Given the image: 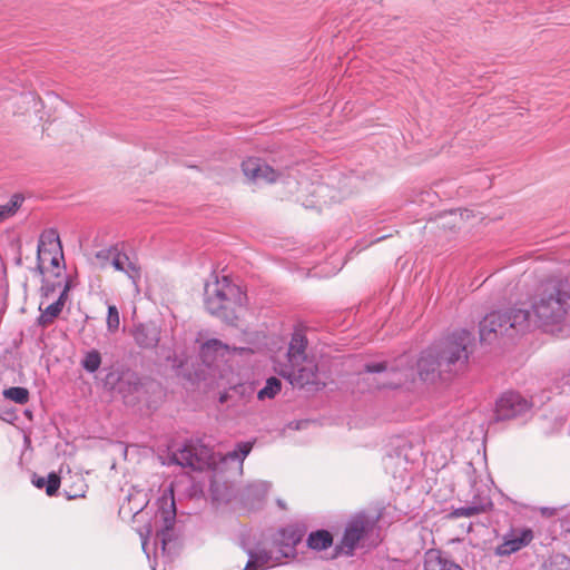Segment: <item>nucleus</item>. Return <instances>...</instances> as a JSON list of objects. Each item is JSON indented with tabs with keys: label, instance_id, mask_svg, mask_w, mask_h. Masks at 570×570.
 Wrapping results in <instances>:
<instances>
[{
	"label": "nucleus",
	"instance_id": "nucleus-1",
	"mask_svg": "<svg viewBox=\"0 0 570 570\" xmlns=\"http://www.w3.org/2000/svg\"><path fill=\"white\" fill-rule=\"evenodd\" d=\"M531 309L532 314L522 307L493 311L484 321H530L532 315L540 321H562L570 313V281L548 283L533 298Z\"/></svg>",
	"mask_w": 570,
	"mask_h": 570
},
{
	"label": "nucleus",
	"instance_id": "nucleus-2",
	"mask_svg": "<svg viewBox=\"0 0 570 570\" xmlns=\"http://www.w3.org/2000/svg\"><path fill=\"white\" fill-rule=\"evenodd\" d=\"M204 304L207 312L218 318L230 321L239 318L246 307L247 295L242 287L228 277L215 276L214 282L205 284Z\"/></svg>",
	"mask_w": 570,
	"mask_h": 570
},
{
	"label": "nucleus",
	"instance_id": "nucleus-3",
	"mask_svg": "<svg viewBox=\"0 0 570 570\" xmlns=\"http://www.w3.org/2000/svg\"><path fill=\"white\" fill-rule=\"evenodd\" d=\"M474 342V335L466 330L453 332L438 342L435 346L444 371L451 373L465 368L473 353Z\"/></svg>",
	"mask_w": 570,
	"mask_h": 570
},
{
	"label": "nucleus",
	"instance_id": "nucleus-4",
	"mask_svg": "<svg viewBox=\"0 0 570 570\" xmlns=\"http://www.w3.org/2000/svg\"><path fill=\"white\" fill-rule=\"evenodd\" d=\"M278 373L296 387L325 385V382L320 375L317 362L309 356L288 362V364L283 366Z\"/></svg>",
	"mask_w": 570,
	"mask_h": 570
},
{
	"label": "nucleus",
	"instance_id": "nucleus-5",
	"mask_svg": "<svg viewBox=\"0 0 570 570\" xmlns=\"http://www.w3.org/2000/svg\"><path fill=\"white\" fill-rule=\"evenodd\" d=\"M376 520L365 513H358L351 518L345 527L341 541L335 547V557L353 556L358 543L373 531Z\"/></svg>",
	"mask_w": 570,
	"mask_h": 570
},
{
	"label": "nucleus",
	"instance_id": "nucleus-6",
	"mask_svg": "<svg viewBox=\"0 0 570 570\" xmlns=\"http://www.w3.org/2000/svg\"><path fill=\"white\" fill-rule=\"evenodd\" d=\"M533 403L517 391H505L495 401L494 420H515L532 409Z\"/></svg>",
	"mask_w": 570,
	"mask_h": 570
},
{
	"label": "nucleus",
	"instance_id": "nucleus-7",
	"mask_svg": "<svg viewBox=\"0 0 570 570\" xmlns=\"http://www.w3.org/2000/svg\"><path fill=\"white\" fill-rule=\"evenodd\" d=\"M173 460L181 466L199 471L215 464L210 449L204 444H187L174 454Z\"/></svg>",
	"mask_w": 570,
	"mask_h": 570
},
{
	"label": "nucleus",
	"instance_id": "nucleus-8",
	"mask_svg": "<svg viewBox=\"0 0 570 570\" xmlns=\"http://www.w3.org/2000/svg\"><path fill=\"white\" fill-rule=\"evenodd\" d=\"M158 505L157 518H160L163 522V529L158 532V535L161 537L163 548L165 549L167 540L169 539L168 532L174 528L176 521V505L173 489L165 492L159 498Z\"/></svg>",
	"mask_w": 570,
	"mask_h": 570
},
{
	"label": "nucleus",
	"instance_id": "nucleus-9",
	"mask_svg": "<svg viewBox=\"0 0 570 570\" xmlns=\"http://www.w3.org/2000/svg\"><path fill=\"white\" fill-rule=\"evenodd\" d=\"M244 175L254 183H275L279 173L259 158H247L242 163Z\"/></svg>",
	"mask_w": 570,
	"mask_h": 570
},
{
	"label": "nucleus",
	"instance_id": "nucleus-10",
	"mask_svg": "<svg viewBox=\"0 0 570 570\" xmlns=\"http://www.w3.org/2000/svg\"><path fill=\"white\" fill-rule=\"evenodd\" d=\"M112 258L110 264L116 271L125 273L130 279H132L134 284H137L141 276L140 266L130 261L128 255L121 252L117 246L114 248Z\"/></svg>",
	"mask_w": 570,
	"mask_h": 570
},
{
	"label": "nucleus",
	"instance_id": "nucleus-11",
	"mask_svg": "<svg viewBox=\"0 0 570 570\" xmlns=\"http://www.w3.org/2000/svg\"><path fill=\"white\" fill-rule=\"evenodd\" d=\"M533 539L530 529L522 530L519 534L505 535L503 542L497 547L495 554L509 556L528 546Z\"/></svg>",
	"mask_w": 570,
	"mask_h": 570
},
{
	"label": "nucleus",
	"instance_id": "nucleus-12",
	"mask_svg": "<svg viewBox=\"0 0 570 570\" xmlns=\"http://www.w3.org/2000/svg\"><path fill=\"white\" fill-rule=\"evenodd\" d=\"M417 370L422 377L436 372L446 373L441 366V357L435 345L422 352L417 361Z\"/></svg>",
	"mask_w": 570,
	"mask_h": 570
},
{
	"label": "nucleus",
	"instance_id": "nucleus-13",
	"mask_svg": "<svg viewBox=\"0 0 570 570\" xmlns=\"http://www.w3.org/2000/svg\"><path fill=\"white\" fill-rule=\"evenodd\" d=\"M424 570H462L453 561L444 558L440 551L431 549L425 552Z\"/></svg>",
	"mask_w": 570,
	"mask_h": 570
},
{
	"label": "nucleus",
	"instance_id": "nucleus-14",
	"mask_svg": "<svg viewBox=\"0 0 570 570\" xmlns=\"http://www.w3.org/2000/svg\"><path fill=\"white\" fill-rule=\"evenodd\" d=\"M134 336L140 346L151 347L158 342V330L155 323H139L135 326Z\"/></svg>",
	"mask_w": 570,
	"mask_h": 570
},
{
	"label": "nucleus",
	"instance_id": "nucleus-15",
	"mask_svg": "<svg viewBox=\"0 0 570 570\" xmlns=\"http://www.w3.org/2000/svg\"><path fill=\"white\" fill-rule=\"evenodd\" d=\"M307 347V338L302 330H296L291 338L288 351H287V361H296L302 360L307 356L305 354V350Z\"/></svg>",
	"mask_w": 570,
	"mask_h": 570
},
{
	"label": "nucleus",
	"instance_id": "nucleus-16",
	"mask_svg": "<svg viewBox=\"0 0 570 570\" xmlns=\"http://www.w3.org/2000/svg\"><path fill=\"white\" fill-rule=\"evenodd\" d=\"M47 252L50 254L59 252L61 257L63 256L60 238L55 229H47L40 235L38 253Z\"/></svg>",
	"mask_w": 570,
	"mask_h": 570
},
{
	"label": "nucleus",
	"instance_id": "nucleus-17",
	"mask_svg": "<svg viewBox=\"0 0 570 570\" xmlns=\"http://www.w3.org/2000/svg\"><path fill=\"white\" fill-rule=\"evenodd\" d=\"M227 347L217 340H210L203 344L200 350V356L203 361L212 365L217 362L219 357H224Z\"/></svg>",
	"mask_w": 570,
	"mask_h": 570
},
{
	"label": "nucleus",
	"instance_id": "nucleus-18",
	"mask_svg": "<svg viewBox=\"0 0 570 570\" xmlns=\"http://www.w3.org/2000/svg\"><path fill=\"white\" fill-rule=\"evenodd\" d=\"M480 341L482 343L492 344L498 340V332L503 327L508 330L505 326L507 323H480ZM514 328V323H510L509 330Z\"/></svg>",
	"mask_w": 570,
	"mask_h": 570
},
{
	"label": "nucleus",
	"instance_id": "nucleus-19",
	"mask_svg": "<svg viewBox=\"0 0 570 570\" xmlns=\"http://www.w3.org/2000/svg\"><path fill=\"white\" fill-rule=\"evenodd\" d=\"M306 543L312 550L322 551L333 544V535L327 530L313 531L308 534Z\"/></svg>",
	"mask_w": 570,
	"mask_h": 570
},
{
	"label": "nucleus",
	"instance_id": "nucleus-20",
	"mask_svg": "<svg viewBox=\"0 0 570 570\" xmlns=\"http://www.w3.org/2000/svg\"><path fill=\"white\" fill-rule=\"evenodd\" d=\"M271 556L266 550L249 551V560L244 570H262L269 567Z\"/></svg>",
	"mask_w": 570,
	"mask_h": 570
},
{
	"label": "nucleus",
	"instance_id": "nucleus-21",
	"mask_svg": "<svg viewBox=\"0 0 570 570\" xmlns=\"http://www.w3.org/2000/svg\"><path fill=\"white\" fill-rule=\"evenodd\" d=\"M68 298V286L65 287V289L60 293V296L58 299L50 305H48L45 309L42 315L38 318V321H45V317L48 316L50 318L58 317L66 304V301Z\"/></svg>",
	"mask_w": 570,
	"mask_h": 570
},
{
	"label": "nucleus",
	"instance_id": "nucleus-22",
	"mask_svg": "<svg viewBox=\"0 0 570 570\" xmlns=\"http://www.w3.org/2000/svg\"><path fill=\"white\" fill-rule=\"evenodd\" d=\"M282 390V382L279 379L272 376L266 380L265 386L257 393L259 401L274 399Z\"/></svg>",
	"mask_w": 570,
	"mask_h": 570
},
{
	"label": "nucleus",
	"instance_id": "nucleus-23",
	"mask_svg": "<svg viewBox=\"0 0 570 570\" xmlns=\"http://www.w3.org/2000/svg\"><path fill=\"white\" fill-rule=\"evenodd\" d=\"M87 490L88 485L86 484L85 480L77 475L73 484L68 485L65 489V495L68 500L81 499L86 497Z\"/></svg>",
	"mask_w": 570,
	"mask_h": 570
},
{
	"label": "nucleus",
	"instance_id": "nucleus-24",
	"mask_svg": "<svg viewBox=\"0 0 570 570\" xmlns=\"http://www.w3.org/2000/svg\"><path fill=\"white\" fill-rule=\"evenodd\" d=\"M22 195L14 194L7 204L0 205V222L13 216L22 205Z\"/></svg>",
	"mask_w": 570,
	"mask_h": 570
},
{
	"label": "nucleus",
	"instance_id": "nucleus-25",
	"mask_svg": "<svg viewBox=\"0 0 570 570\" xmlns=\"http://www.w3.org/2000/svg\"><path fill=\"white\" fill-rule=\"evenodd\" d=\"M3 395L18 404H26L29 401V391L26 387H10L4 390Z\"/></svg>",
	"mask_w": 570,
	"mask_h": 570
},
{
	"label": "nucleus",
	"instance_id": "nucleus-26",
	"mask_svg": "<svg viewBox=\"0 0 570 570\" xmlns=\"http://www.w3.org/2000/svg\"><path fill=\"white\" fill-rule=\"evenodd\" d=\"M100 364H101V355L96 350L88 352L85 355L83 360L81 361L82 367L90 373L96 372L99 368Z\"/></svg>",
	"mask_w": 570,
	"mask_h": 570
},
{
	"label": "nucleus",
	"instance_id": "nucleus-27",
	"mask_svg": "<svg viewBox=\"0 0 570 570\" xmlns=\"http://www.w3.org/2000/svg\"><path fill=\"white\" fill-rule=\"evenodd\" d=\"M252 448L253 444L250 442H242L237 445L236 450L226 455V459L243 461L249 454Z\"/></svg>",
	"mask_w": 570,
	"mask_h": 570
},
{
	"label": "nucleus",
	"instance_id": "nucleus-28",
	"mask_svg": "<svg viewBox=\"0 0 570 570\" xmlns=\"http://www.w3.org/2000/svg\"><path fill=\"white\" fill-rule=\"evenodd\" d=\"M114 248H115V246H111L109 248H105V249H101L96 253V255H95V259L97 261L96 264L100 268H105L108 266V264H110V261L114 256L112 255Z\"/></svg>",
	"mask_w": 570,
	"mask_h": 570
},
{
	"label": "nucleus",
	"instance_id": "nucleus-29",
	"mask_svg": "<svg viewBox=\"0 0 570 570\" xmlns=\"http://www.w3.org/2000/svg\"><path fill=\"white\" fill-rule=\"evenodd\" d=\"M60 483H61L60 476L55 472L50 473L46 481L47 495L53 497L55 494H57V492L60 488Z\"/></svg>",
	"mask_w": 570,
	"mask_h": 570
},
{
	"label": "nucleus",
	"instance_id": "nucleus-30",
	"mask_svg": "<svg viewBox=\"0 0 570 570\" xmlns=\"http://www.w3.org/2000/svg\"><path fill=\"white\" fill-rule=\"evenodd\" d=\"M185 363H186V358L183 356L181 357H178V356L171 357L170 354L166 355V367H169L173 371L183 372Z\"/></svg>",
	"mask_w": 570,
	"mask_h": 570
},
{
	"label": "nucleus",
	"instance_id": "nucleus-31",
	"mask_svg": "<svg viewBox=\"0 0 570 570\" xmlns=\"http://www.w3.org/2000/svg\"><path fill=\"white\" fill-rule=\"evenodd\" d=\"M479 512H480V510L475 507H466V508H459V509L454 510L453 515L470 518V517L478 514Z\"/></svg>",
	"mask_w": 570,
	"mask_h": 570
},
{
	"label": "nucleus",
	"instance_id": "nucleus-32",
	"mask_svg": "<svg viewBox=\"0 0 570 570\" xmlns=\"http://www.w3.org/2000/svg\"><path fill=\"white\" fill-rule=\"evenodd\" d=\"M107 321H119V311H118L117 306H115V305L108 306Z\"/></svg>",
	"mask_w": 570,
	"mask_h": 570
},
{
	"label": "nucleus",
	"instance_id": "nucleus-33",
	"mask_svg": "<svg viewBox=\"0 0 570 570\" xmlns=\"http://www.w3.org/2000/svg\"><path fill=\"white\" fill-rule=\"evenodd\" d=\"M464 213H468V210L458 209L450 213V217H452V223L454 226L458 225L459 220L463 219Z\"/></svg>",
	"mask_w": 570,
	"mask_h": 570
},
{
	"label": "nucleus",
	"instance_id": "nucleus-34",
	"mask_svg": "<svg viewBox=\"0 0 570 570\" xmlns=\"http://www.w3.org/2000/svg\"><path fill=\"white\" fill-rule=\"evenodd\" d=\"M385 364L384 363H377V364H374V365H366L365 366V371L368 372V373H374V372H382L385 370Z\"/></svg>",
	"mask_w": 570,
	"mask_h": 570
},
{
	"label": "nucleus",
	"instance_id": "nucleus-35",
	"mask_svg": "<svg viewBox=\"0 0 570 570\" xmlns=\"http://www.w3.org/2000/svg\"><path fill=\"white\" fill-rule=\"evenodd\" d=\"M46 479L45 478H38L37 480L33 481V484L39 488V489H42L43 487H46Z\"/></svg>",
	"mask_w": 570,
	"mask_h": 570
},
{
	"label": "nucleus",
	"instance_id": "nucleus-36",
	"mask_svg": "<svg viewBox=\"0 0 570 570\" xmlns=\"http://www.w3.org/2000/svg\"><path fill=\"white\" fill-rule=\"evenodd\" d=\"M119 323H108V331L115 332L118 328Z\"/></svg>",
	"mask_w": 570,
	"mask_h": 570
},
{
	"label": "nucleus",
	"instance_id": "nucleus-37",
	"mask_svg": "<svg viewBox=\"0 0 570 570\" xmlns=\"http://www.w3.org/2000/svg\"><path fill=\"white\" fill-rule=\"evenodd\" d=\"M6 304L0 299V320L2 318Z\"/></svg>",
	"mask_w": 570,
	"mask_h": 570
},
{
	"label": "nucleus",
	"instance_id": "nucleus-38",
	"mask_svg": "<svg viewBox=\"0 0 570 570\" xmlns=\"http://www.w3.org/2000/svg\"><path fill=\"white\" fill-rule=\"evenodd\" d=\"M51 264L55 265V266H58V264H59L58 258L57 257H52Z\"/></svg>",
	"mask_w": 570,
	"mask_h": 570
},
{
	"label": "nucleus",
	"instance_id": "nucleus-39",
	"mask_svg": "<svg viewBox=\"0 0 570 570\" xmlns=\"http://www.w3.org/2000/svg\"><path fill=\"white\" fill-rule=\"evenodd\" d=\"M130 317H131V318H135V317H136V309H135V307H132V313H131V316H130Z\"/></svg>",
	"mask_w": 570,
	"mask_h": 570
},
{
	"label": "nucleus",
	"instance_id": "nucleus-40",
	"mask_svg": "<svg viewBox=\"0 0 570 570\" xmlns=\"http://www.w3.org/2000/svg\"><path fill=\"white\" fill-rule=\"evenodd\" d=\"M122 317H124V318H127V317H128V315H127L126 311H122Z\"/></svg>",
	"mask_w": 570,
	"mask_h": 570
},
{
	"label": "nucleus",
	"instance_id": "nucleus-41",
	"mask_svg": "<svg viewBox=\"0 0 570 570\" xmlns=\"http://www.w3.org/2000/svg\"><path fill=\"white\" fill-rule=\"evenodd\" d=\"M150 532H151V529H150V528H148V529H147V535H149V534H150Z\"/></svg>",
	"mask_w": 570,
	"mask_h": 570
}]
</instances>
